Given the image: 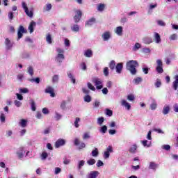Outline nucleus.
I'll use <instances>...</instances> for the list:
<instances>
[{
  "instance_id": "nucleus-1",
  "label": "nucleus",
  "mask_w": 178,
  "mask_h": 178,
  "mask_svg": "<svg viewBox=\"0 0 178 178\" xmlns=\"http://www.w3.org/2000/svg\"><path fill=\"white\" fill-rule=\"evenodd\" d=\"M138 62L137 60H131L126 63V69L134 76L137 74V69L138 67Z\"/></svg>"
},
{
  "instance_id": "nucleus-2",
  "label": "nucleus",
  "mask_w": 178,
  "mask_h": 178,
  "mask_svg": "<svg viewBox=\"0 0 178 178\" xmlns=\"http://www.w3.org/2000/svg\"><path fill=\"white\" fill-rule=\"evenodd\" d=\"M92 83L96 86L97 90H102L104 88V86L102 85V81L99 78H94L92 79Z\"/></svg>"
},
{
  "instance_id": "nucleus-3",
  "label": "nucleus",
  "mask_w": 178,
  "mask_h": 178,
  "mask_svg": "<svg viewBox=\"0 0 178 178\" xmlns=\"http://www.w3.org/2000/svg\"><path fill=\"white\" fill-rule=\"evenodd\" d=\"M76 15L74 17V20L75 23H79L81 20V16H83V13L80 10H75Z\"/></svg>"
},
{
  "instance_id": "nucleus-4",
  "label": "nucleus",
  "mask_w": 178,
  "mask_h": 178,
  "mask_svg": "<svg viewBox=\"0 0 178 178\" xmlns=\"http://www.w3.org/2000/svg\"><path fill=\"white\" fill-rule=\"evenodd\" d=\"M22 8L24 10L26 15L29 16V17H33V10L29 11V8L27 7V4L24 1L22 2Z\"/></svg>"
},
{
  "instance_id": "nucleus-5",
  "label": "nucleus",
  "mask_w": 178,
  "mask_h": 178,
  "mask_svg": "<svg viewBox=\"0 0 178 178\" xmlns=\"http://www.w3.org/2000/svg\"><path fill=\"white\" fill-rule=\"evenodd\" d=\"M44 92L46 94H50V96L51 97V98H55L56 95L54 90V88H52V86H47L44 90Z\"/></svg>"
},
{
  "instance_id": "nucleus-6",
  "label": "nucleus",
  "mask_w": 178,
  "mask_h": 178,
  "mask_svg": "<svg viewBox=\"0 0 178 178\" xmlns=\"http://www.w3.org/2000/svg\"><path fill=\"white\" fill-rule=\"evenodd\" d=\"M66 144V140L62 138H59L55 143V148H60V147H63Z\"/></svg>"
},
{
  "instance_id": "nucleus-7",
  "label": "nucleus",
  "mask_w": 178,
  "mask_h": 178,
  "mask_svg": "<svg viewBox=\"0 0 178 178\" xmlns=\"http://www.w3.org/2000/svg\"><path fill=\"white\" fill-rule=\"evenodd\" d=\"M74 145H76V146L79 145V149H83V148H86V143L83 142L80 143V140H79V138L74 139Z\"/></svg>"
},
{
  "instance_id": "nucleus-8",
  "label": "nucleus",
  "mask_w": 178,
  "mask_h": 178,
  "mask_svg": "<svg viewBox=\"0 0 178 178\" xmlns=\"http://www.w3.org/2000/svg\"><path fill=\"white\" fill-rule=\"evenodd\" d=\"M95 22H97V19H95V17H92L89 19L88 21H86L85 26L86 27H90L92 26V24H95Z\"/></svg>"
},
{
  "instance_id": "nucleus-9",
  "label": "nucleus",
  "mask_w": 178,
  "mask_h": 178,
  "mask_svg": "<svg viewBox=\"0 0 178 178\" xmlns=\"http://www.w3.org/2000/svg\"><path fill=\"white\" fill-rule=\"evenodd\" d=\"M110 152H113V149L112 148V146H108L106 149V151L104 152V158L106 159L107 158H109L111 154Z\"/></svg>"
},
{
  "instance_id": "nucleus-10",
  "label": "nucleus",
  "mask_w": 178,
  "mask_h": 178,
  "mask_svg": "<svg viewBox=\"0 0 178 178\" xmlns=\"http://www.w3.org/2000/svg\"><path fill=\"white\" fill-rule=\"evenodd\" d=\"M115 70L116 72L120 74V73H122V70H123V63H118L116 65H115Z\"/></svg>"
},
{
  "instance_id": "nucleus-11",
  "label": "nucleus",
  "mask_w": 178,
  "mask_h": 178,
  "mask_svg": "<svg viewBox=\"0 0 178 178\" xmlns=\"http://www.w3.org/2000/svg\"><path fill=\"white\" fill-rule=\"evenodd\" d=\"M102 38L104 41H108V40L111 38V33L109 31L104 32V34L102 35Z\"/></svg>"
},
{
  "instance_id": "nucleus-12",
  "label": "nucleus",
  "mask_w": 178,
  "mask_h": 178,
  "mask_svg": "<svg viewBox=\"0 0 178 178\" xmlns=\"http://www.w3.org/2000/svg\"><path fill=\"white\" fill-rule=\"evenodd\" d=\"M34 26H35V22L32 21L29 26L28 27V30H29L30 33L31 34L32 33H34Z\"/></svg>"
},
{
  "instance_id": "nucleus-13",
  "label": "nucleus",
  "mask_w": 178,
  "mask_h": 178,
  "mask_svg": "<svg viewBox=\"0 0 178 178\" xmlns=\"http://www.w3.org/2000/svg\"><path fill=\"white\" fill-rule=\"evenodd\" d=\"M121 104L122 106H125L127 109V111H130L131 106L130 105V104H129L128 102H126V100L122 99L121 101Z\"/></svg>"
},
{
  "instance_id": "nucleus-14",
  "label": "nucleus",
  "mask_w": 178,
  "mask_h": 178,
  "mask_svg": "<svg viewBox=\"0 0 178 178\" xmlns=\"http://www.w3.org/2000/svg\"><path fill=\"white\" fill-rule=\"evenodd\" d=\"M154 41L155 42L156 44H159V42H161V35H159V33H154Z\"/></svg>"
},
{
  "instance_id": "nucleus-15",
  "label": "nucleus",
  "mask_w": 178,
  "mask_h": 178,
  "mask_svg": "<svg viewBox=\"0 0 178 178\" xmlns=\"http://www.w3.org/2000/svg\"><path fill=\"white\" fill-rule=\"evenodd\" d=\"M98 175H99L98 171H92L88 175V178H97Z\"/></svg>"
},
{
  "instance_id": "nucleus-16",
  "label": "nucleus",
  "mask_w": 178,
  "mask_h": 178,
  "mask_svg": "<svg viewBox=\"0 0 178 178\" xmlns=\"http://www.w3.org/2000/svg\"><path fill=\"white\" fill-rule=\"evenodd\" d=\"M115 33L118 35H123V27L122 26H118L115 29Z\"/></svg>"
},
{
  "instance_id": "nucleus-17",
  "label": "nucleus",
  "mask_w": 178,
  "mask_h": 178,
  "mask_svg": "<svg viewBox=\"0 0 178 178\" xmlns=\"http://www.w3.org/2000/svg\"><path fill=\"white\" fill-rule=\"evenodd\" d=\"M137 148H138L137 145L134 144L129 149V152H130V154H136V151H137Z\"/></svg>"
},
{
  "instance_id": "nucleus-18",
  "label": "nucleus",
  "mask_w": 178,
  "mask_h": 178,
  "mask_svg": "<svg viewBox=\"0 0 178 178\" xmlns=\"http://www.w3.org/2000/svg\"><path fill=\"white\" fill-rule=\"evenodd\" d=\"M71 30H72V31H74V33H79V31H80V26L77 24H74L71 27Z\"/></svg>"
},
{
  "instance_id": "nucleus-19",
  "label": "nucleus",
  "mask_w": 178,
  "mask_h": 178,
  "mask_svg": "<svg viewBox=\"0 0 178 178\" xmlns=\"http://www.w3.org/2000/svg\"><path fill=\"white\" fill-rule=\"evenodd\" d=\"M56 59L58 63H62V60L60 59H65V55L61 54H58L57 56L56 57Z\"/></svg>"
},
{
  "instance_id": "nucleus-20",
  "label": "nucleus",
  "mask_w": 178,
  "mask_h": 178,
  "mask_svg": "<svg viewBox=\"0 0 178 178\" xmlns=\"http://www.w3.org/2000/svg\"><path fill=\"white\" fill-rule=\"evenodd\" d=\"M156 168H158V164L155 163V162L152 161L149 163V169L156 170Z\"/></svg>"
},
{
  "instance_id": "nucleus-21",
  "label": "nucleus",
  "mask_w": 178,
  "mask_h": 178,
  "mask_svg": "<svg viewBox=\"0 0 178 178\" xmlns=\"http://www.w3.org/2000/svg\"><path fill=\"white\" fill-rule=\"evenodd\" d=\"M5 44L6 45L7 48H8V49H10V48H12V47H13V44H11L9 38H6Z\"/></svg>"
},
{
  "instance_id": "nucleus-22",
  "label": "nucleus",
  "mask_w": 178,
  "mask_h": 178,
  "mask_svg": "<svg viewBox=\"0 0 178 178\" xmlns=\"http://www.w3.org/2000/svg\"><path fill=\"white\" fill-rule=\"evenodd\" d=\"M84 56L86 58H91V56H92V51L90 49L86 50L84 53Z\"/></svg>"
},
{
  "instance_id": "nucleus-23",
  "label": "nucleus",
  "mask_w": 178,
  "mask_h": 178,
  "mask_svg": "<svg viewBox=\"0 0 178 178\" xmlns=\"http://www.w3.org/2000/svg\"><path fill=\"white\" fill-rule=\"evenodd\" d=\"M105 4L104 3H99L97 5V10L99 12H104V10H105Z\"/></svg>"
},
{
  "instance_id": "nucleus-24",
  "label": "nucleus",
  "mask_w": 178,
  "mask_h": 178,
  "mask_svg": "<svg viewBox=\"0 0 178 178\" xmlns=\"http://www.w3.org/2000/svg\"><path fill=\"white\" fill-rule=\"evenodd\" d=\"M173 88L175 90L178 88V75L175 76V80L173 82Z\"/></svg>"
},
{
  "instance_id": "nucleus-25",
  "label": "nucleus",
  "mask_w": 178,
  "mask_h": 178,
  "mask_svg": "<svg viewBox=\"0 0 178 178\" xmlns=\"http://www.w3.org/2000/svg\"><path fill=\"white\" fill-rule=\"evenodd\" d=\"M109 68L111 70H115V68H116V62L115 60H111L109 63Z\"/></svg>"
},
{
  "instance_id": "nucleus-26",
  "label": "nucleus",
  "mask_w": 178,
  "mask_h": 178,
  "mask_svg": "<svg viewBox=\"0 0 178 178\" xmlns=\"http://www.w3.org/2000/svg\"><path fill=\"white\" fill-rule=\"evenodd\" d=\"M23 151H24V148L19 147V151L17 152V154L18 155V158L19 159H22V158H23Z\"/></svg>"
},
{
  "instance_id": "nucleus-27",
  "label": "nucleus",
  "mask_w": 178,
  "mask_h": 178,
  "mask_svg": "<svg viewBox=\"0 0 178 178\" xmlns=\"http://www.w3.org/2000/svg\"><path fill=\"white\" fill-rule=\"evenodd\" d=\"M31 108L33 112H35V111H37V107L35 106V102H34V100L31 101Z\"/></svg>"
},
{
  "instance_id": "nucleus-28",
  "label": "nucleus",
  "mask_w": 178,
  "mask_h": 178,
  "mask_svg": "<svg viewBox=\"0 0 178 178\" xmlns=\"http://www.w3.org/2000/svg\"><path fill=\"white\" fill-rule=\"evenodd\" d=\"M28 81H29L31 83H36V84H40V78L37 77L35 79H29Z\"/></svg>"
},
{
  "instance_id": "nucleus-29",
  "label": "nucleus",
  "mask_w": 178,
  "mask_h": 178,
  "mask_svg": "<svg viewBox=\"0 0 178 178\" xmlns=\"http://www.w3.org/2000/svg\"><path fill=\"white\" fill-rule=\"evenodd\" d=\"M100 133H102V134H105L106 131H108V127L106 125L102 126L99 129Z\"/></svg>"
},
{
  "instance_id": "nucleus-30",
  "label": "nucleus",
  "mask_w": 178,
  "mask_h": 178,
  "mask_svg": "<svg viewBox=\"0 0 178 178\" xmlns=\"http://www.w3.org/2000/svg\"><path fill=\"white\" fill-rule=\"evenodd\" d=\"M170 111V108L169 107V106L163 107V115H168Z\"/></svg>"
},
{
  "instance_id": "nucleus-31",
  "label": "nucleus",
  "mask_w": 178,
  "mask_h": 178,
  "mask_svg": "<svg viewBox=\"0 0 178 178\" xmlns=\"http://www.w3.org/2000/svg\"><path fill=\"white\" fill-rule=\"evenodd\" d=\"M46 41L48 44H52V37L51 36V34L48 33L47 35Z\"/></svg>"
},
{
  "instance_id": "nucleus-32",
  "label": "nucleus",
  "mask_w": 178,
  "mask_h": 178,
  "mask_svg": "<svg viewBox=\"0 0 178 178\" xmlns=\"http://www.w3.org/2000/svg\"><path fill=\"white\" fill-rule=\"evenodd\" d=\"M106 115L107 116H113V111H112V110H110L108 108H106Z\"/></svg>"
},
{
  "instance_id": "nucleus-33",
  "label": "nucleus",
  "mask_w": 178,
  "mask_h": 178,
  "mask_svg": "<svg viewBox=\"0 0 178 178\" xmlns=\"http://www.w3.org/2000/svg\"><path fill=\"white\" fill-rule=\"evenodd\" d=\"M104 122H105V118L104 117H100L97 118V123L101 126L103 124Z\"/></svg>"
},
{
  "instance_id": "nucleus-34",
  "label": "nucleus",
  "mask_w": 178,
  "mask_h": 178,
  "mask_svg": "<svg viewBox=\"0 0 178 178\" xmlns=\"http://www.w3.org/2000/svg\"><path fill=\"white\" fill-rule=\"evenodd\" d=\"M99 152H98V148L95 147L93 151H92V156H98Z\"/></svg>"
},
{
  "instance_id": "nucleus-35",
  "label": "nucleus",
  "mask_w": 178,
  "mask_h": 178,
  "mask_svg": "<svg viewBox=\"0 0 178 178\" xmlns=\"http://www.w3.org/2000/svg\"><path fill=\"white\" fill-rule=\"evenodd\" d=\"M84 163H86V161H84V160H81L79 162V164H78L79 170H80V169H81V168L84 166Z\"/></svg>"
},
{
  "instance_id": "nucleus-36",
  "label": "nucleus",
  "mask_w": 178,
  "mask_h": 178,
  "mask_svg": "<svg viewBox=\"0 0 178 178\" xmlns=\"http://www.w3.org/2000/svg\"><path fill=\"white\" fill-rule=\"evenodd\" d=\"M28 72L33 77L34 76V70L33 69V67H29L28 68Z\"/></svg>"
},
{
  "instance_id": "nucleus-37",
  "label": "nucleus",
  "mask_w": 178,
  "mask_h": 178,
  "mask_svg": "<svg viewBox=\"0 0 178 178\" xmlns=\"http://www.w3.org/2000/svg\"><path fill=\"white\" fill-rule=\"evenodd\" d=\"M143 81V79L141 77H137L134 80V84H140Z\"/></svg>"
},
{
  "instance_id": "nucleus-38",
  "label": "nucleus",
  "mask_w": 178,
  "mask_h": 178,
  "mask_svg": "<svg viewBox=\"0 0 178 178\" xmlns=\"http://www.w3.org/2000/svg\"><path fill=\"white\" fill-rule=\"evenodd\" d=\"M157 106H158V104H156V102H154L150 104V109H152V111H155Z\"/></svg>"
},
{
  "instance_id": "nucleus-39",
  "label": "nucleus",
  "mask_w": 178,
  "mask_h": 178,
  "mask_svg": "<svg viewBox=\"0 0 178 178\" xmlns=\"http://www.w3.org/2000/svg\"><path fill=\"white\" fill-rule=\"evenodd\" d=\"M20 125L22 126V127H26V126H27V120L22 119L20 122Z\"/></svg>"
},
{
  "instance_id": "nucleus-40",
  "label": "nucleus",
  "mask_w": 178,
  "mask_h": 178,
  "mask_svg": "<svg viewBox=\"0 0 178 178\" xmlns=\"http://www.w3.org/2000/svg\"><path fill=\"white\" fill-rule=\"evenodd\" d=\"M83 100L85 101V102H91V96L90 95H86L84 97H83Z\"/></svg>"
},
{
  "instance_id": "nucleus-41",
  "label": "nucleus",
  "mask_w": 178,
  "mask_h": 178,
  "mask_svg": "<svg viewBox=\"0 0 178 178\" xmlns=\"http://www.w3.org/2000/svg\"><path fill=\"white\" fill-rule=\"evenodd\" d=\"M58 81H59V76H58V75L53 76L52 82L53 83H58Z\"/></svg>"
},
{
  "instance_id": "nucleus-42",
  "label": "nucleus",
  "mask_w": 178,
  "mask_h": 178,
  "mask_svg": "<svg viewBox=\"0 0 178 178\" xmlns=\"http://www.w3.org/2000/svg\"><path fill=\"white\" fill-rule=\"evenodd\" d=\"M154 86H155V87H156V88H159V87H161V86H162V83L161 82V80L157 79V81L154 83Z\"/></svg>"
},
{
  "instance_id": "nucleus-43",
  "label": "nucleus",
  "mask_w": 178,
  "mask_h": 178,
  "mask_svg": "<svg viewBox=\"0 0 178 178\" xmlns=\"http://www.w3.org/2000/svg\"><path fill=\"white\" fill-rule=\"evenodd\" d=\"M140 48H141V44H140V43H136L133 48V51H137V49H140Z\"/></svg>"
},
{
  "instance_id": "nucleus-44",
  "label": "nucleus",
  "mask_w": 178,
  "mask_h": 178,
  "mask_svg": "<svg viewBox=\"0 0 178 178\" xmlns=\"http://www.w3.org/2000/svg\"><path fill=\"white\" fill-rule=\"evenodd\" d=\"M156 70L157 72H159L161 74L163 73V67H156Z\"/></svg>"
},
{
  "instance_id": "nucleus-45",
  "label": "nucleus",
  "mask_w": 178,
  "mask_h": 178,
  "mask_svg": "<svg viewBox=\"0 0 178 178\" xmlns=\"http://www.w3.org/2000/svg\"><path fill=\"white\" fill-rule=\"evenodd\" d=\"M18 31H19L20 33H27V31L24 29V27L23 26H19Z\"/></svg>"
},
{
  "instance_id": "nucleus-46",
  "label": "nucleus",
  "mask_w": 178,
  "mask_h": 178,
  "mask_svg": "<svg viewBox=\"0 0 178 178\" xmlns=\"http://www.w3.org/2000/svg\"><path fill=\"white\" fill-rule=\"evenodd\" d=\"M104 74L106 76H109V69L108 68V67H104Z\"/></svg>"
},
{
  "instance_id": "nucleus-47",
  "label": "nucleus",
  "mask_w": 178,
  "mask_h": 178,
  "mask_svg": "<svg viewBox=\"0 0 178 178\" xmlns=\"http://www.w3.org/2000/svg\"><path fill=\"white\" fill-rule=\"evenodd\" d=\"M51 9H52V5L51 3H48L45 6L46 12H49V10H51Z\"/></svg>"
},
{
  "instance_id": "nucleus-48",
  "label": "nucleus",
  "mask_w": 178,
  "mask_h": 178,
  "mask_svg": "<svg viewBox=\"0 0 178 178\" xmlns=\"http://www.w3.org/2000/svg\"><path fill=\"white\" fill-rule=\"evenodd\" d=\"M88 165H95V159H90L87 161Z\"/></svg>"
},
{
  "instance_id": "nucleus-49",
  "label": "nucleus",
  "mask_w": 178,
  "mask_h": 178,
  "mask_svg": "<svg viewBox=\"0 0 178 178\" xmlns=\"http://www.w3.org/2000/svg\"><path fill=\"white\" fill-rule=\"evenodd\" d=\"M79 122H80V118H76L74 121V126L77 129L79 128Z\"/></svg>"
},
{
  "instance_id": "nucleus-50",
  "label": "nucleus",
  "mask_w": 178,
  "mask_h": 178,
  "mask_svg": "<svg viewBox=\"0 0 178 178\" xmlns=\"http://www.w3.org/2000/svg\"><path fill=\"white\" fill-rule=\"evenodd\" d=\"M41 156H42V160H45V159H47V158H48V153L44 152L42 153Z\"/></svg>"
},
{
  "instance_id": "nucleus-51",
  "label": "nucleus",
  "mask_w": 178,
  "mask_h": 178,
  "mask_svg": "<svg viewBox=\"0 0 178 178\" xmlns=\"http://www.w3.org/2000/svg\"><path fill=\"white\" fill-rule=\"evenodd\" d=\"M156 63H157V67H163V63H162V60L158 59L156 60Z\"/></svg>"
},
{
  "instance_id": "nucleus-52",
  "label": "nucleus",
  "mask_w": 178,
  "mask_h": 178,
  "mask_svg": "<svg viewBox=\"0 0 178 178\" xmlns=\"http://www.w3.org/2000/svg\"><path fill=\"white\" fill-rule=\"evenodd\" d=\"M80 67L82 69V70H87V65H86V63H81Z\"/></svg>"
},
{
  "instance_id": "nucleus-53",
  "label": "nucleus",
  "mask_w": 178,
  "mask_h": 178,
  "mask_svg": "<svg viewBox=\"0 0 178 178\" xmlns=\"http://www.w3.org/2000/svg\"><path fill=\"white\" fill-rule=\"evenodd\" d=\"M88 88L90 90H92V91H95V87H94V86H92V84H91V83H88Z\"/></svg>"
},
{
  "instance_id": "nucleus-54",
  "label": "nucleus",
  "mask_w": 178,
  "mask_h": 178,
  "mask_svg": "<svg viewBox=\"0 0 178 178\" xmlns=\"http://www.w3.org/2000/svg\"><path fill=\"white\" fill-rule=\"evenodd\" d=\"M170 40H172V41H175V40H177V34L174 33L171 35Z\"/></svg>"
},
{
  "instance_id": "nucleus-55",
  "label": "nucleus",
  "mask_w": 178,
  "mask_h": 178,
  "mask_svg": "<svg viewBox=\"0 0 178 178\" xmlns=\"http://www.w3.org/2000/svg\"><path fill=\"white\" fill-rule=\"evenodd\" d=\"M60 172H62V169H60V168L57 167L55 168V175H59V173H60Z\"/></svg>"
},
{
  "instance_id": "nucleus-56",
  "label": "nucleus",
  "mask_w": 178,
  "mask_h": 178,
  "mask_svg": "<svg viewBox=\"0 0 178 178\" xmlns=\"http://www.w3.org/2000/svg\"><path fill=\"white\" fill-rule=\"evenodd\" d=\"M0 120L2 123L5 122V114H3V113L0 114Z\"/></svg>"
},
{
  "instance_id": "nucleus-57",
  "label": "nucleus",
  "mask_w": 178,
  "mask_h": 178,
  "mask_svg": "<svg viewBox=\"0 0 178 178\" xmlns=\"http://www.w3.org/2000/svg\"><path fill=\"white\" fill-rule=\"evenodd\" d=\"M63 163L64 165H69L70 163V160L67 159V158L64 157L63 158Z\"/></svg>"
},
{
  "instance_id": "nucleus-58",
  "label": "nucleus",
  "mask_w": 178,
  "mask_h": 178,
  "mask_svg": "<svg viewBox=\"0 0 178 178\" xmlns=\"http://www.w3.org/2000/svg\"><path fill=\"white\" fill-rule=\"evenodd\" d=\"M127 99H128V101H134L135 97L133 95H129L127 96Z\"/></svg>"
},
{
  "instance_id": "nucleus-59",
  "label": "nucleus",
  "mask_w": 178,
  "mask_h": 178,
  "mask_svg": "<svg viewBox=\"0 0 178 178\" xmlns=\"http://www.w3.org/2000/svg\"><path fill=\"white\" fill-rule=\"evenodd\" d=\"M96 165L97 168H99L101 166H104V163L101 160H99Z\"/></svg>"
},
{
  "instance_id": "nucleus-60",
  "label": "nucleus",
  "mask_w": 178,
  "mask_h": 178,
  "mask_svg": "<svg viewBox=\"0 0 178 178\" xmlns=\"http://www.w3.org/2000/svg\"><path fill=\"white\" fill-rule=\"evenodd\" d=\"M163 149H165V151H169L170 149V145H164L163 146Z\"/></svg>"
},
{
  "instance_id": "nucleus-61",
  "label": "nucleus",
  "mask_w": 178,
  "mask_h": 178,
  "mask_svg": "<svg viewBox=\"0 0 178 178\" xmlns=\"http://www.w3.org/2000/svg\"><path fill=\"white\" fill-rule=\"evenodd\" d=\"M61 109H65L66 108V102L65 101H63L60 104Z\"/></svg>"
},
{
  "instance_id": "nucleus-62",
  "label": "nucleus",
  "mask_w": 178,
  "mask_h": 178,
  "mask_svg": "<svg viewBox=\"0 0 178 178\" xmlns=\"http://www.w3.org/2000/svg\"><path fill=\"white\" fill-rule=\"evenodd\" d=\"M13 17H14L13 13L12 12L8 13L9 20H13Z\"/></svg>"
},
{
  "instance_id": "nucleus-63",
  "label": "nucleus",
  "mask_w": 178,
  "mask_h": 178,
  "mask_svg": "<svg viewBox=\"0 0 178 178\" xmlns=\"http://www.w3.org/2000/svg\"><path fill=\"white\" fill-rule=\"evenodd\" d=\"M23 33H22V32L18 31V32H17V35H18L17 41H19V40H20V38H22V37H23Z\"/></svg>"
},
{
  "instance_id": "nucleus-64",
  "label": "nucleus",
  "mask_w": 178,
  "mask_h": 178,
  "mask_svg": "<svg viewBox=\"0 0 178 178\" xmlns=\"http://www.w3.org/2000/svg\"><path fill=\"white\" fill-rule=\"evenodd\" d=\"M174 112H178V104H175L173 106Z\"/></svg>"
}]
</instances>
